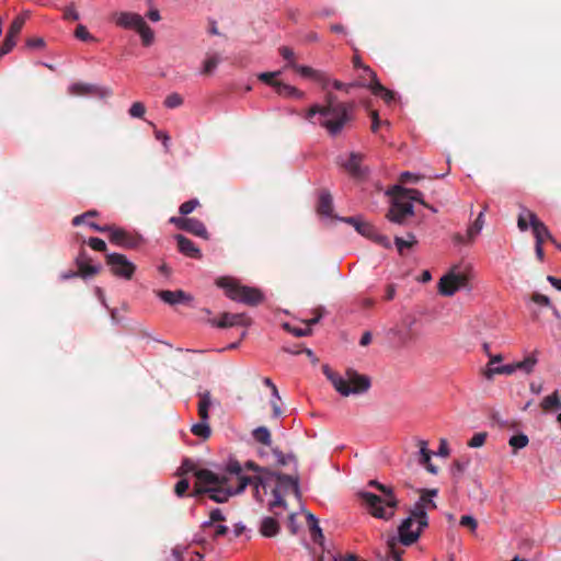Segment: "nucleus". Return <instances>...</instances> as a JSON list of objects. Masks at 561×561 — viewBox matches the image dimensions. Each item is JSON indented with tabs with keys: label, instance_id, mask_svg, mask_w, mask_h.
<instances>
[{
	"label": "nucleus",
	"instance_id": "obj_21",
	"mask_svg": "<svg viewBox=\"0 0 561 561\" xmlns=\"http://www.w3.org/2000/svg\"><path fill=\"white\" fill-rule=\"evenodd\" d=\"M158 297L165 304L169 305H176L182 302H190L192 301V296L186 294L185 291L179 289V290H160L158 291Z\"/></svg>",
	"mask_w": 561,
	"mask_h": 561
},
{
	"label": "nucleus",
	"instance_id": "obj_50",
	"mask_svg": "<svg viewBox=\"0 0 561 561\" xmlns=\"http://www.w3.org/2000/svg\"><path fill=\"white\" fill-rule=\"evenodd\" d=\"M537 363V359L534 356H528L524 360L517 362L516 367L517 369L525 370L526 373L533 371L535 365Z\"/></svg>",
	"mask_w": 561,
	"mask_h": 561
},
{
	"label": "nucleus",
	"instance_id": "obj_27",
	"mask_svg": "<svg viewBox=\"0 0 561 561\" xmlns=\"http://www.w3.org/2000/svg\"><path fill=\"white\" fill-rule=\"evenodd\" d=\"M317 210L322 216H331L333 211V198L328 191H322L320 193Z\"/></svg>",
	"mask_w": 561,
	"mask_h": 561
},
{
	"label": "nucleus",
	"instance_id": "obj_49",
	"mask_svg": "<svg viewBox=\"0 0 561 561\" xmlns=\"http://www.w3.org/2000/svg\"><path fill=\"white\" fill-rule=\"evenodd\" d=\"M183 104V98L179 93H171L164 100V105L168 108H175Z\"/></svg>",
	"mask_w": 561,
	"mask_h": 561
},
{
	"label": "nucleus",
	"instance_id": "obj_30",
	"mask_svg": "<svg viewBox=\"0 0 561 561\" xmlns=\"http://www.w3.org/2000/svg\"><path fill=\"white\" fill-rule=\"evenodd\" d=\"M198 416L201 420L209 419V408L211 405V397L209 391H204L198 393Z\"/></svg>",
	"mask_w": 561,
	"mask_h": 561
},
{
	"label": "nucleus",
	"instance_id": "obj_20",
	"mask_svg": "<svg viewBox=\"0 0 561 561\" xmlns=\"http://www.w3.org/2000/svg\"><path fill=\"white\" fill-rule=\"evenodd\" d=\"M391 193H398L401 195V197H403L407 202H417L420 203L421 205L430 208L431 210L433 211H436L433 207H431L430 205H427L424 199H423V194L422 192H420L419 190H415V188H407V187H403L401 185H394L392 188H391Z\"/></svg>",
	"mask_w": 561,
	"mask_h": 561
},
{
	"label": "nucleus",
	"instance_id": "obj_7",
	"mask_svg": "<svg viewBox=\"0 0 561 561\" xmlns=\"http://www.w3.org/2000/svg\"><path fill=\"white\" fill-rule=\"evenodd\" d=\"M273 479H275L276 481V486L272 491L274 500L270 504L271 511L278 506H286L284 495L287 494L289 491H293L296 495H299V485L297 477L271 471L268 476V482Z\"/></svg>",
	"mask_w": 561,
	"mask_h": 561
},
{
	"label": "nucleus",
	"instance_id": "obj_29",
	"mask_svg": "<svg viewBox=\"0 0 561 561\" xmlns=\"http://www.w3.org/2000/svg\"><path fill=\"white\" fill-rule=\"evenodd\" d=\"M420 463L423 465L426 470L433 474L437 473V468L431 462V450L427 448L425 440H420Z\"/></svg>",
	"mask_w": 561,
	"mask_h": 561
},
{
	"label": "nucleus",
	"instance_id": "obj_17",
	"mask_svg": "<svg viewBox=\"0 0 561 561\" xmlns=\"http://www.w3.org/2000/svg\"><path fill=\"white\" fill-rule=\"evenodd\" d=\"M112 18L115 21L116 25L123 28H133L135 31L144 21V18L140 14L125 11L115 12L113 13Z\"/></svg>",
	"mask_w": 561,
	"mask_h": 561
},
{
	"label": "nucleus",
	"instance_id": "obj_61",
	"mask_svg": "<svg viewBox=\"0 0 561 561\" xmlns=\"http://www.w3.org/2000/svg\"><path fill=\"white\" fill-rule=\"evenodd\" d=\"M88 244L95 251H99V252L106 251V243L104 242V240H102L100 238L91 237L88 240Z\"/></svg>",
	"mask_w": 561,
	"mask_h": 561
},
{
	"label": "nucleus",
	"instance_id": "obj_1",
	"mask_svg": "<svg viewBox=\"0 0 561 561\" xmlns=\"http://www.w3.org/2000/svg\"><path fill=\"white\" fill-rule=\"evenodd\" d=\"M354 108L353 103L337 101L332 92L325 94L324 105H312L306 113L305 118L324 127L331 136L339 135L344 126L352 119L351 112Z\"/></svg>",
	"mask_w": 561,
	"mask_h": 561
},
{
	"label": "nucleus",
	"instance_id": "obj_4",
	"mask_svg": "<svg viewBox=\"0 0 561 561\" xmlns=\"http://www.w3.org/2000/svg\"><path fill=\"white\" fill-rule=\"evenodd\" d=\"M216 285L222 288L226 296L233 301L254 307L264 300V295L259 288L242 285L233 277H219L216 279Z\"/></svg>",
	"mask_w": 561,
	"mask_h": 561
},
{
	"label": "nucleus",
	"instance_id": "obj_6",
	"mask_svg": "<svg viewBox=\"0 0 561 561\" xmlns=\"http://www.w3.org/2000/svg\"><path fill=\"white\" fill-rule=\"evenodd\" d=\"M327 376L332 381L335 390L345 397L365 393L370 388L369 377L351 368L345 371L344 377L334 374H327Z\"/></svg>",
	"mask_w": 561,
	"mask_h": 561
},
{
	"label": "nucleus",
	"instance_id": "obj_31",
	"mask_svg": "<svg viewBox=\"0 0 561 561\" xmlns=\"http://www.w3.org/2000/svg\"><path fill=\"white\" fill-rule=\"evenodd\" d=\"M279 531V524L278 522L273 517H265L263 518L260 527V533L264 537H274Z\"/></svg>",
	"mask_w": 561,
	"mask_h": 561
},
{
	"label": "nucleus",
	"instance_id": "obj_34",
	"mask_svg": "<svg viewBox=\"0 0 561 561\" xmlns=\"http://www.w3.org/2000/svg\"><path fill=\"white\" fill-rule=\"evenodd\" d=\"M191 432L203 439H208L211 435V430L208 424V420H201V422L193 424Z\"/></svg>",
	"mask_w": 561,
	"mask_h": 561
},
{
	"label": "nucleus",
	"instance_id": "obj_64",
	"mask_svg": "<svg viewBox=\"0 0 561 561\" xmlns=\"http://www.w3.org/2000/svg\"><path fill=\"white\" fill-rule=\"evenodd\" d=\"M460 525L463 527H468L470 530L474 531L477 529L478 523L470 515H463L460 518Z\"/></svg>",
	"mask_w": 561,
	"mask_h": 561
},
{
	"label": "nucleus",
	"instance_id": "obj_35",
	"mask_svg": "<svg viewBox=\"0 0 561 561\" xmlns=\"http://www.w3.org/2000/svg\"><path fill=\"white\" fill-rule=\"evenodd\" d=\"M141 37L144 46H150L154 41V33L144 20L142 23L136 28Z\"/></svg>",
	"mask_w": 561,
	"mask_h": 561
},
{
	"label": "nucleus",
	"instance_id": "obj_3",
	"mask_svg": "<svg viewBox=\"0 0 561 561\" xmlns=\"http://www.w3.org/2000/svg\"><path fill=\"white\" fill-rule=\"evenodd\" d=\"M369 485L375 486L381 492V495H376L370 492H359L358 496L363 501L366 510L370 515L376 518L389 520L394 516L399 501L397 500L393 489L379 483L376 480H370Z\"/></svg>",
	"mask_w": 561,
	"mask_h": 561
},
{
	"label": "nucleus",
	"instance_id": "obj_10",
	"mask_svg": "<svg viewBox=\"0 0 561 561\" xmlns=\"http://www.w3.org/2000/svg\"><path fill=\"white\" fill-rule=\"evenodd\" d=\"M416 324L417 318L409 314L402 319L399 325L392 328L389 333L397 339L400 346H408L415 342L420 336V333L415 328Z\"/></svg>",
	"mask_w": 561,
	"mask_h": 561
},
{
	"label": "nucleus",
	"instance_id": "obj_44",
	"mask_svg": "<svg viewBox=\"0 0 561 561\" xmlns=\"http://www.w3.org/2000/svg\"><path fill=\"white\" fill-rule=\"evenodd\" d=\"M527 213H533L526 207H522V210L517 217V227L520 231H526L530 227V220L527 217Z\"/></svg>",
	"mask_w": 561,
	"mask_h": 561
},
{
	"label": "nucleus",
	"instance_id": "obj_52",
	"mask_svg": "<svg viewBox=\"0 0 561 561\" xmlns=\"http://www.w3.org/2000/svg\"><path fill=\"white\" fill-rule=\"evenodd\" d=\"M369 239L374 240L377 244H379L386 249L391 248L390 239L387 236L379 233L376 228L374 230V234L370 236Z\"/></svg>",
	"mask_w": 561,
	"mask_h": 561
},
{
	"label": "nucleus",
	"instance_id": "obj_33",
	"mask_svg": "<svg viewBox=\"0 0 561 561\" xmlns=\"http://www.w3.org/2000/svg\"><path fill=\"white\" fill-rule=\"evenodd\" d=\"M437 493H438L437 489H423V490H421L420 500L414 505H419L420 503H422L424 505V512H426V507L435 508L436 504L432 500V497L436 496Z\"/></svg>",
	"mask_w": 561,
	"mask_h": 561
},
{
	"label": "nucleus",
	"instance_id": "obj_28",
	"mask_svg": "<svg viewBox=\"0 0 561 561\" xmlns=\"http://www.w3.org/2000/svg\"><path fill=\"white\" fill-rule=\"evenodd\" d=\"M540 408L543 412H553L561 409V397L558 390L553 391L551 394L545 397L540 403Z\"/></svg>",
	"mask_w": 561,
	"mask_h": 561
},
{
	"label": "nucleus",
	"instance_id": "obj_18",
	"mask_svg": "<svg viewBox=\"0 0 561 561\" xmlns=\"http://www.w3.org/2000/svg\"><path fill=\"white\" fill-rule=\"evenodd\" d=\"M178 250L185 256L191 259H202V251L196 244L183 234H176Z\"/></svg>",
	"mask_w": 561,
	"mask_h": 561
},
{
	"label": "nucleus",
	"instance_id": "obj_63",
	"mask_svg": "<svg viewBox=\"0 0 561 561\" xmlns=\"http://www.w3.org/2000/svg\"><path fill=\"white\" fill-rule=\"evenodd\" d=\"M313 313H314V317L309 319V320H306L305 323L307 324L308 328L311 329L312 325L319 323V321L321 320V318L323 317V313H324V308L323 307H319L317 309L313 310Z\"/></svg>",
	"mask_w": 561,
	"mask_h": 561
},
{
	"label": "nucleus",
	"instance_id": "obj_25",
	"mask_svg": "<svg viewBox=\"0 0 561 561\" xmlns=\"http://www.w3.org/2000/svg\"><path fill=\"white\" fill-rule=\"evenodd\" d=\"M183 230L205 240L209 239L205 225L196 218H187Z\"/></svg>",
	"mask_w": 561,
	"mask_h": 561
},
{
	"label": "nucleus",
	"instance_id": "obj_43",
	"mask_svg": "<svg viewBox=\"0 0 561 561\" xmlns=\"http://www.w3.org/2000/svg\"><path fill=\"white\" fill-rule=\"evenodd\" d=\"M62 18L66 21L75 22L80 19V14L73 2L69 3L62 9Z\"/></svg>",
	"mask_w": 561,
	"mask_h": 561
},
{
	"label": "nucleus",
	"instance_id": "obj_24",
	"mask_svg": "<svg viewBox=\"0 0 561 561\" xmlns=\"http://www.w3.org/2000/svg\"><path fill=\"white\" fill-rule=\"evenodd\" d=\"M343 221L352 225L358 233L368 239L374 234L375 227L359 217H346L343 218Z\"/></svg>",
	"mask_w": 561,
	"mask_h": 561
},
{
	"label": "nucleus",
	"instance_id": "obj_36",
	"mask_svg": "<svg viewBox=\"0 0 561 561\" xmlns=\"http://www.w3.org/2000/svg\"><path fill=\"white\" fill-rule=\"evenodd\" d=\"M307 522H308V526H309L313 541L320 542L321 539H323V534H322V529L319 526L318 519L314 517V515L309 513L307 515Z\"/></svg>",
	"mask_w": 561,
	"mask_h": 561
},
{
	"label": "nucleus",
	"instance_id": "obj_19",
	"mask_svg": "<svg viewBox=\"0 0 561 561\" xmlns=\"http://www.w3.org/2000/svg\"><path fill=\"white\" fill-rule=\"evenodd\" d=\"M245 468L255 472H260V476H256L254 478H250L251 482L249 484H253L255 492L259 493V488L262 486L263 489H266L268 485V476L271 471L268 469L261 468L253 461H247Z\"/></svg>",
	"mask_w": 561,
	"mask_h": 561
},
{
	"label": "nucleus",
	"instance_id": "obj_41",
	"mask_svg": "<svg viewBox=\"0 0 561 561\" xmlns=\"http://www.w3.org/2000/svg\"><path fill=\"white\" fill-rule=\"evenodd\" d=\"M416 243L415 236L413 233H408V240L396 237L394 238V244L398 249V252L402 255L404 249H410Z\"/></svg>",
	"mask_w": 561,
	"mask_h": 561
},
{
	"label": "nucleus",
	"instance_id": "obj_13",
	"mask_svg": "<svg viewBox=\"0 0 561 561\" xmlns=\"http://www.w3.org/2000/svg\"><path fill=\"white\" fill-rule=\"evenodd\" d=\"M364 154L351 152L347 161L337 160V164L343 168L352 178L363 180L368 174V169L362 165Z\"/></svg>",
	"mask_w": 561,
	"mask_h": 561
},
{
	"label": "nucleus",
	"instance_id": "obj_12",
	"mask_svg": "<svg viewBox=\"0 0 561 561\" xmlns=\"http://www.w3.org/2000/svg\"><path fill=\"white\" fill-rule=\"evenodd\" d=\"M468 278L462 273L450 272L443 276L438 284V290L444 296H453L457 290L465 287Z\"/></svg>",
	"mask_w": 561,
	"mask_h": 561
},
{
	"label": "nucleus",
	"instance_id": "obj_55",
	"mask_svg": "<svg viewBox=\"0 0 561 561\" xmlns=\"http://www.w3.org/2000/svg\"><path fill=\"white\" fill-rule=\"evenodd\" d=\"M224 520H226V518H225L222 512L219 508H215L209 514V520L205 522L203 524V527L206 528V527L211 526L216 522H224Z\"/></svg>",
	"mask_w": 561,
	"mask_h": 561
},
{
	"label": "nucleus",
	"instance_id": "obj_57",
	"mask_svg": "<svg viewBox=\"0 0 561 561\" xmlns=\"http://www.w3.org/2000/svg\"><path fill=\"white\" fill-rule=\"evenodd\" d=\"M128 113L131 117L141 118L146 113V107L141 102H135L131 104Z\"/></svg>",
	"mask_w": 561,
	"mask_h": 561
},
{
	"label": "nucleus",
	"instance_id": "obj_11",
	"mask_svg": "<svg viewBox=\"0 0 561 561\" xmlns=\"http://www.w3.org/2000/svg\"><path fill=\"white\" fill-rule=\"evenodd\" d=\"M106 264L115 276L126 279H130L136 270L135 264L128 261L124 254L119 253L107 254Z\"/></svg>",
	"mask_w": 561,
	"mask_h": 561
},
{
	"label": "nucleus",
	"instance_id": "obj_2",
	"mask_svg": "<svg viewBox=\"0 0 561 561\" xmlns=\"http://www.w3.org/2000/svg\"><path fill=\"white\" fill-rule=\"evenodd\" d=\"M195 477L199 483L205 484V492L217 503H224L230 496L241 493L251 482L250 477H240L239 484L233 488L230 484L231 477L228 474H217L208 469L197 470Z\"/></svg>",
	"mask_w": 561,
	"mask_h": 561
},
{
	"label": "nucleus",
	"instance_id": "obj_14",
	"mask_svg": "<svg viewBox=\"0 0 561 561\" xmlns=\"http://www.w3.org/2000/svg\"><path fill=\"white\" fill-rule=\"evenodd\" d=\"M252 323L251 319L245 313H221L219 320H213L211 324L220 329H227L232 327H244L248 328Z\"/></svg>",
	"mask_w": 561,
	"mask_h": 561
},
{
	"label": "nucleus",
	"instance_id": "obj_26",
	"mask_svg": "<svg viewBox=\"0 0 561 561\" xmlns=\"http://www.w3.org/2000/svg\"><path fill=\"white\" fill-rule=\"evenodd\" d=\"M99 91V88L93 84L76 82L68 88V92L75 96L94 95Z\"/></svg>",
	"mask_w": 561,
	"mask_h": 561
},
{
	"label": "nucleus",
	"instance_id": "obj_32",
	"mask_svg": "<svg viewBox=\"0 0 561 561\" xmlns=\"http://www.w3.org/2000/svg\"><path fill=\"white\" fill-rule=\"evenodd\" d=\"M275 91L278 95L285 96V98L301 99L305 95V93L302 91L298 90L296 87H293V85L287 84L282 81H279V83L276 84Z\"/></svg>",
	"mask_w": 561,
	"mask_h": 561
},
{
	"label": "nucleus",
	"instance_id": "obj_51",
	"mask_svg": "<svg viewBox=\"0 0 561 561\" xmlns=\"http://www.w3.org/2000/svg\"><path fill=\"white\" fill-rule=\"evenodd\" d=\"M283 327L287 332H289L298 337L308 336L312 333V330L308 327L305 329H300V328H295V327L290 325L289 323H285Z\"/></svg>",
	"mask_w": 561,
	"mask_h": 561
},
{
	"label": "nucleus",
	"instance_id": "obj_46",
	"mask_svg": "<svg viewBox=\"0 0 561 561\" xmlns=\"http://www.w3.org/2000/svg\"><path fill=\"white\" fill-rule=\"evenodd\" d=\"M528 437L524 434L514 435L510 438V446L516 449L524 448L528 445Z\"/></svg>",
	"mask_w": 561,
	"mask_h": 561
},
{
	"label": "nucleus",
	"instance_id": "obj_39",
	"mask_svg": "<svg viewBox=\"0 0 561 561\" xmlns=\"http://www.w3.org/2000/svg\"><path fill=\"white\" fill-rule=\"evenodd\" d=\"M252 436L256 442H259L263 445L271 446V444H272L271 433H270L268 428L265 426H260V427L255 428L252 432Z\"/></svg>",
	"mask_w": 561,
	"mask_h": 561
},
{
	"label": "nucleus",
	"instance_id": "obj_23",
	"mask_svg": "<svg viewBox=\"0 0 561 561\" xmlns=\"http://www.w3.org/2000/svg\"><path fill=\"white\" fill-rule=\"evenodd\" d=\"M291 68L294 70H296L297 72H299L301 76L312 78L313 80L321 83L322 89H324V90L327 89V87L329 84V79L325 77V75L323 72L314 70L308 66H299L296 62L291 64Z\"/></svg>",
	"mask_w": 561,
	"mask_h": 561
},
{
	"label": "nucleus",
	"instance_id": "obj_38",
	"mask_svg": "<svg viewBox=\"0 0 561 561\" xmlns=\"http://www.w3.org/2000/svg\"><path fill=\"white\" fill-rule=\"evenodd\" d=\"M516 370V363L503 365L494 368H489L488 371L485 373V377L488 379H491L494 375H512Z\"/></svg>",
	"mask_w": 561,
	"mask_h": 561
},
{
	"label": "nucleus",
	"instance_id": "obj_48",
	"mask_svg": "<svg viewBox=\"0 0 561 561\" xmlns=\"http://www.w3.org/2000/svg\"><path fill=\"white\" fill-rule=\"evenodd\" d=\"M75 36L78 39L83 41V42L95 41V37L93 35H91L90 32L88 31V28L82 24H79L76 27Z\"/></svg>",
	"mask_w": 561,
	"mask_h": 561
},
{
	"label": "nucleus",
	"instance_id": "obj_16",
	"mask_svg": "<svg viewBox=\"0 0 561 561\" xmlns=\"http://www.w3.org/2000/svg\"><path fill=\"white\" fill-rule=\"evenodd\" d=\"M365 71H368L370 77V82L365 85L374 95L381 98L388 104L391 103L394 100V93L379 82L376 72H374L369 67H365Z\"/></svg>",
	"mask_w": 561,
	"mask_h": 561
},
{
	"label": "nucleus",
	"instance_id": "obj_5",
	"mask_svg": "<svg viewBox=\"0 0 561 561\" xmlns=\"http://www.w3.org/2000/svg\"><path fill=\"white\" fill-rule=\"evenodd\" d=\"M427 526L428 516L424 512V505L422 503L414 505L409 517L403 519L398 528L399 541L404 546L413 545Z\"/></svg>",
	"mask_w": 561,
	"mask_h": 561
},
{
	"label": "nucleus",
	"instance_id": "obj_58",
	"mask_svg": "<svg viewBox=\"0 0 561 561\" xmlns=\"http://www.w3.org/2000/svg\"><path fill=\"white\" fill-rule=\"evenodd\" d=\"M198 205L199 202L197 199H190L187 202H184L179 208L180 214L186 216L191 214Z\"/></svg>",
	"mask_w": 561,
	"mask_h": 561
},
{
	"label": "nucleus",
	"instance_id": "obj_62",
	"mask_svg": "<svg viewBox=\"0 0 561 561\" xmlns=\"http://www.w3.org/2000/svg\"><path fill=\"white\" fill-rule=\"evenodd\" d=\"M274 455L276 457L277 463L280 466H285L290 461H296V457L294 455H284L278 450H274Z\"/></svg>",
	"mask_w": 561,
	"mask_h": 561
},
{
	"label": "nucleus",
	"instance_id": "obj_56",
	"mask_svg": "<svg viewBox=\"0 0 561 561\" xmlns=\"http://www.w3.org/2000/svg\"><path fill=\"white\" fill-rule=\"evenodd\" d=\"M227 471L230 476H236L237 482L239 483V479L242 476V467L237 460H232L227 466Z\"/></svg>",
	"mask_w": 561,
	"mask_h": 561
},
{
	"label": "nucleus",
	"instance_id": "obj_47",
	"mask_svg": "<svg viewBox=\"0 0 561 561\" xmlns=\"http://www.w3.org/2000/svg\"><path fill=\"white\" fill-rule=\"evenodd\" d=\"M486 437H488V433L486 432L476 433L471 437V439L468 442V446L471 447V448H479V447L484 445V443L486 440Z\"/></svg>",
	"mask_w": 561,
	"mask_h": 561
},
{
	"label": "nucleus",
	"instance_id": "obj_8",
	"mask_svg": "<svg viewBox=\"0 0 561 561\" xmlns=\"http://www.w3.org/2000/svg\"><path fill=\"white\" fill-rule=\"evenodd\" d=\"M90 228L99 232H108V238L112 243L126 249H136L142 242V238L140 236L133 234L125 229L115 226L90 224Z\"/></svg>",
	"mask_w": 561,
	"mask_h": 561
},
{
	"label": "nucleus",
	"instance_id": "obj_9",
	"mask_svg": "<svg viewBox=\"0 0 561 561\" xmlns=\"http://www.w3.org/2000/svg\"><path fill=\"white\" fill-rule=\"evenodd\" d=\"M388 194L392 196V201L386 218L391 222L403 225L408 217L414 215L413 205L401 197L400 194L391 193V188L388 191Z\"/></svg>",
	"mask_w": 561,
	"mask_h": 561
},
{
	"label": "nucleus",
	"instance_id": "obj_54",
	"mask_svg": "<svg viewBox=\"0 0 561 561\" xmlns=\"http://www.w3.org/2000/svg\"><path fill=\"white\" fill-rule=\"evenodd\" d=\"M278 73H279V72H262V73H260V75H259V79H260L262 82H264V83H266V84H268V85L273 87V88L276 90V84H278V83H279V81H278V80H275V77H276Z\"/></svg>",
	"mask_w": 561,
	"mask_h": 561
},
{
	"label": "nucleus",
	"instance_id": "obj_40",
	"mask_svg": "<svg viewBox=\"0 0 561 561\" xmlns=\"http://www.w3.org/2000/svg\"><path fill=\"white\" fill-rule=\"evenodd\" d=\"M27 16H28L27 12H24L23 14L16 16L13 20V22L11 23L7 34L10 36L16 37L20 34Z\"/></svg>",
	"mask_w": 561,
	"mask_h": 561
},
{
	"label": "nucleus",
	"instance_id": "obj_22",
	"mask_svg": "<svg viewBox=\"0 0 561 561\" xmlns=\"http://www.w3.org/2000/svg\"><path fill=\"white\" fill-rule=\"evenodd\" d=\"M79 276L87 278L96 275L101 267L88 263L85 250L82 249L76 260Z\"/></svg>",
	"mask_w": 561,
	"mask_h": 561
},
{
	"label": "nucleus",
	"instance_id": "obj_59",
	"mask_svg": "<svg viewBox=\"0 0 561 561\" xmlns=\"http://www.w3.org/2000/svg\"><path fill=\"white\" fill-rule=\"evenodd\" d=\"M98 215H99V213L95 209L88 210L84 214H81V215H78V216L73 217L72 225L73 226H80L83 222H85V219L91 218V217H95Z\"/></svg>",
	"mask_w": 561,
	"mask_h": 561
},
{
	"label": "nucleus",
	"instance_id": "obj_15",
	"mask_svg": "<svg viewBox=\"0 0 561 561\" xmlns=\"http://www.w3.org/2000/svg\"><path fill=\"white\" fill-rule=\"evenodd\" d=\"M530 220V227L535 237L536 243L543 244L545 240L557 243L556 239L550 233L548 227L537 217L535 213H527Z\"/></svg>",
	"mask_w": 561,
	"mask_h": 561
},
{
	"label": "nucleus",
	"instance_id": "obj_37",
	"mask_svg": "<svg viewBox=\"0 0 561 561\" xmlns=\"http://www.w3.org/2000/svg\"><path fill=\"white\" fill-rule=\"evenodd\" d=\"M485 210H486V206L483 207L482 211L478 215V217L474 220V222L471 226H469V228L467 230V234H468V239L469 240H474V238L482 230L483 224H484L483 217H484V211Z\"/></svg>",
	"mask_w": 561,
	"mask_h": 561
},
{
	"label": "nucleus",
	"instance_id": "obj_45",
	"mask_svg": "<svg viewBox=\"0 0 561 561\" xmlns=\"http://www.w3.org/2000/svg\"><path fill=\"white\" fill-rule=\"evenodd\" d=\"M386 561H403L401 559V553L397 549V543L394 539H391L388 541V551H387V558Z\"/></svg>",
	"mask_w": 561,
	"mask_h": 561
},
{
	"label": "nucleus",
	"instance_id": "obj_42",
	"mask_svg": "<svg viewBox=\"0 0 561 561\" xmlns=\"http://www.w3.org/2000/svg\"><path fill=\"white\" fill-rule=\"evenodd\" d=\"M219 62L220 58L217 55L208 56L204 61L202 73L207 76L211 75Z\"/></svg>",
	"mask_w": 561,
	"mask_h": 561
},
{
	"label": "nucleus",
	"instance_id": "obj_53",
	"mask_svg": "<svg viewBox=\"0 0 561 561\" xmlns=\"http://www.w3.org/2000/svg\"><path fill=\"white\" fill-rule=\"evenodd\" d=\"M14 46H15V37L10 36V35L7 34L5 38H4V42H3V44L0 47V59L4 55L10 53Z\"/></svg>",
	"mask_w": 561,
	"mask_h": 561
},
{
	"label": "nucleus",
	"instance_id": "obj_60",
	"mask_svg": "<svg viewBox=\"0 0 561 561\" xmlns=\"http://www.w3.org/2000/svg\"><path fill=\"white\" fill-rule=\"evenodd\" d=\"M190 488V482L187 479H181L176 482L174 486V492L178 496L182 497L186 494L187 490Z\"/></svg>",
	"mask_w": 561,
	"mask_h": 561
}]
</instances>
